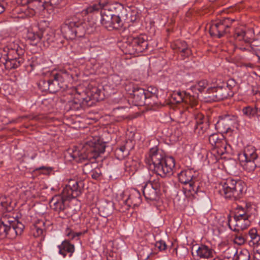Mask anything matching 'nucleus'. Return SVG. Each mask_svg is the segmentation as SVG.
<instances>
[{"instance_id":"e2e57ef3","label":"nucleus","mask_w":260,"mask_h":260,"mask_svg":"<svg viewBox=\"0 0 260 260\" xmlns=\"http://www.w3.org/2000/svg\"><path fill=\"white\" fill-rule=\"evenodd\" d=\"M209 1L211 2H215L216 0H209Z\"/></svg>"},{"instance_id":"bb28decb","label":"nucleus","mask_w":260,"mask_h":260,"mask_svg":"<svg viewBox=\"0 0 260 260\" xmlns=\"http://www.w3.org/2000/svg\"><path fill=\"white\" fill-rule=\"evenodd\" d=\"M260 156V154L256 153V150L254 147L249 146L246 147L243 153L239 155V158H244V159H257Z\"/></svg>"},{"instance_id":"4be33fe9","label":"nucleus","mask_w":260,"mask_h":260,"mask_svg":"<svg viewBox=\"0 0 260 260\" xmlns=\"http://www.w3.org/2000/svg\"><path fill=\"white\" fill-rule=\"evenodd\" d=\"M89 101V98H84L83 96H81L79 94H77L73 100L68 102V106L70 110L78 111L86 105H87Z\"/></svg>"},{"instance_id":"13d9d810","label":"nucleus","mask_w":260,"mask_h":260,"mask_svg":"<svg viewBox=\"0 0 260 260\" xmlns=\"http://www.w3.org/2000/svg\"><path fill=\"white\" fill-rule=\"evenodd\" d=\"M259 89L256 87H252V93L253 95L257 96V92L259 91Z\"/></svg>"},{"instance_id":"a878e982","label":"nucleus","mask_w":260,"mask_h":260,"mask_svg":"<svg viewBox=\"0 0 260 260\" xmlns=\"http://www.w3.org/2000/svg\"><path fill=\"white\" fill-rule=\"evenodd\" d=\"M243 115L248 118H252L255 116H260V104H256L255 106H247L242 109Z\"/></svg>"},{"instance_id":"9b49d317","label":"nucleus","mask_w":260,"mask_h":260,"mask_svg":"<svg viewBox=\"0 0 260 260\" xmlns=\"http://www.w3.org/2000/svg\"><path fill=\"white\" fill-rule=\"evenodd\" d=\"M238 122V117L235 115L225 114L220 116L215 123L217 129L221 133H227L232 130Z\"/></svg>"},{"instance_id":"f704fd0d","label":"nucleus","mask_w":260,"mask_h":260,"mask_svg":"<svg viewBox=\"0 0 260 260\" xmlns=\"http://www.w3.org/2000/svg\"><path fill=\"white\" fill-rule=\"evenodd\" d=\"M245 35L246 32L243 28L241 27H238L235 29L233 37L236 40L248 42L247 38L245 37Z\"/></svg>"},{"instance_id":"f03ea898","label":"nucleus","mask_w":260,"mask_h":260,"mask_svg":"<svg viewBox=\"0 0 260 260\" xmlns=\"http://www.w3.org/2000/svg\"><path fill=\"white\" fill-rule=\"evenodd\" d=\"M145 161L150 170L161 177L173 174L175 167L174 159L172 157H166L163 152L156 147L150 149Z\"/></svg>"},{"instance_id":"c9c22d12","label":"nucleus","mask_w":260,"mask_h":260,"mask_svg":"<svg viewBox=\"0 0 260 260\" xmlns=\"http://www.w3.org/2000/svg\"><path fill=\"white\" fill-rule=\"evenodd\" d=\"M111 25L109 27V30L113 29H118L123 26V22L119 15H115L113 14V17L111 20Z\"/></svg>"},{"instance_id":"72a5a7b5","label":"nucleus","mask_w":260,"mask_h":260,"mask_svg":"<svg viewBox=\"0 0 260 260\" xmlns=\"http://www.w3.org/2000/svg\"><path fill=\"white\" fill-rule=\"evenodd\" d=\"M249 236L250 239L249 240V245H255L260 241V235L257 234V231L256 229L253 228L249 230L248 232Z\"/></svg>"},{"instance_id":"1a4fd4ad","label":"nucleus","mask_w":260,"mask_h":260,"mask_svg":"<svg viewBox=\"0 0 260 260\" xmlns=\"http://www.w3.org/2000/svg\"><path fill=\"white\" fill-rule=\"evenodd\" d=\"M236 20L229 17H224L218 21L210 24L209 32L211 36L220 38L225 34L230 32V28Z\"/></svg>"},{"instance_id":"09e8293b","label":"nucleus","mask_w":260,"mask_h":260,"mask_svg":"<svg viewBox=\"0 0 260 260\" xmlns=\"http://www.w3.org/2000/svg\"><path fill=\"white\" fill-rule=\"evenodd\" d=\"M91 177L94 179H98L102 174L101 172L99 169L92 170L91 172Z\"/></svg>"},{"instance_id":"ea45409f","label":"nucleus","mask_w":260,"mask_h":260,"mask_svg":"<svg viewBox=\"0 0 260 260\" xmlns=\"http://www.w3.org/2000/svg\"><path fill=\"white\" fill-rule=\"evenodd\" d=\"M236 260H249L250 253L246 249H242L239 252L237 253Z\"/></svg>"},{"instance_id":"c756f323","label":"nucleus","mask_w":260,"mask_h":260,"mask_svg":"<svg viewBox=\"0 0 260 260\" xmlns=\"http://www.w3.org/2000/svg\"><path fill=\"white\" fill-rule=\"evenodd\" d=\"M127 142H125L124 144L117 148L114 151L116 158L119 160L123 159L127 156L129 153V150L127 147Z\"/></svg>"},{"instance_id":"de8ad7c7","label":"nucleus","mask_w":260,"mask_h":260,"mask_svg":"<svg viewBox=\"0 0 260 260\" xmlns=\"http://www.w3.org/2000/svg\"><path fill=\"white\" fill-rule=\"evenodd\" d=\"M155 246L160 250H165L167 249V244L163 240L157 241L155 243Z\"/></svg>"},{"instance_id":"58836bf2","label":"nucleus","mask_w":260,"mask_h":260,"mask_svg":"<svg viewBox=\"0 0 260 260\" xmlns=\"http://www.w3.org/2000/svg\"><path fill=\"white\" fill-rule=\"evenodd\" d=\"M158 89L155 87L149 86L147 90H145V95L146 97H150L156 100V96H158Z\"/></svg>"},{"instance_id":"f8f14e48","label":"nucleus","mask_w":260,"mask_h":260,"mask_svg":"<svg viewBox=\"0 0 260 260\" xmlns=\"http://www.w3.org/2000/svg\"><path fill=\"white\" fill-rule=\"evenodd\" d=\"M162 182L157 178L146 183L143 187V193L145 199L149 201H155L158 199Z\"/></svg>"},{"instance_id":"2eb2a0df","label":"nucleus","mask_w":260,"mask_h":260,"mask_svg":"<svg viewBox=\"0 0 260 260\" xmlns=\"http://www.w3.org/2000/svg\"><path fill=\"white\" fill-rule=\"evenodd\" d=\"M207 92L210 94L209 98L214 101L223 100L232 97L234 95V91H231L222 84L221 85L208 88Z\"/></svg>"},{"instance_id":"c85d7f7f","label":"nucleus","mask_w":260,"mask_h":260,"mask_svg":"<svg viewBox=\"0 0 260 260\" xmlns=\"http://www.w3.org/2000/svg\"><path fill=\"white\" fill-rule=\"evenodd\" d=\"M43 32L40 30L34 31L32 30H28L26 38L29 40L31 44L33 45H36L42 39Z\"/></svg>"},{"instance_id":"5701e85b","label":"nucleus","mask_w":260,"mask_h":260,"mask_svg":"<svg viewBox=\"0 0 260 260\" xmlns=\"http://www.w3.org/2000/svg\"><path fill=\"white\" fill-rule=\"evenodd\" d=\"M197 256L200 259L208 260L214 256V250L204 244H201L196 250Z\"/></svg>"},{"instance_id":"37998d69","label":"nucleus","mask_w":260,"mask_h":260,"mask_svg":"<svg viewBox=\"0 0 260 260\" xmlns=\"http://www.w3.org/2000/svg\"><path fill=\"white\" fill-rule=\"evenodd\" d=\"M42 40L43 42H47L48 44L54 42L55 35L53 31L50 30L46 32L44 36H43Z\"/></svg>"},{"instance_id":"864d4df0","label":"nucleus","mask_w":260,"mask_h":260,"mask_svg":"<svg viewBox=\"0 0 260 260\" xmlns=\"http://www.w3.org/2000/svg\"><path fill=\"white\" fill-rule=\"evenodd\" d=\"M241 67H244L246 69L250 68L253 69L254 65L251 63H242L241 65Z\"/></svg>"},{"instance_id":"c03bdc74","label":"nucleus","mask_w":260,"mask_h":260,"mask_svg":"<svg viewBox=\"0 0 260 260\" xmlns=\"http://www.w3.org/2000/svg\"><path fill=\"white\" fill-rule=\"evenodd\" d=\"M246 239L244 236L241 234H237L235 235L234 239V242L235 243L241 245L245 242Z\"/></svg>"},{"instance_id":"4d7b16f0","label":"nucleus","mask_w":260,"mask_h":260,"mask_svg":"<svg viewBox=\"0 0 260 260\" xmlns=\"http://www.w3.org/2000/svg\"><path fill=\"white\" fill-rule=\"evenodd\" d=\"M139 18V16L137 15L136 13H134V15H132L131 16V21L132 22H135Z\"/></svg>"},{"instance_id":"a19ab883","label":"nucleus","mask_w":260,"mask_h":260,"mask_svg":"<svg viewBox=\"0 0 260 260\" xmlns=\"http://www.w3.org/2000/svg\"><path fill=\"white\" fill-rule=\"evenodd\" d=\"M50 84L49 79L47 80H41L38 83V87L42 91H49L50 92Z\"/></svg>"},{"instance_id":"4468645a","label":"nucleus","mask_w":260,"mask_h":260,"mask_svg":"<svg viewBox=\"0 0 260 260\" xmlns=\"http://www.w3.org/2000/svg\"><path fill=\"white\" fill-rule=\"evenodd\" d=\"M125 90L131 95L132 103L135 106H142L145 105L146 96L143 88L129 84L126 85Z\"/></svg>"},{"instance_id":"e433bc0d","label":"nucleus","mask_w":260,"mask_h":260,"mask_svg":"<svg viewBox=\"0 0 260 260\" xmlns=\"http://www.w3.org/2000/svg\"><path fill=\"white\" fill-rule=\"evenodd\" d=\"M65 234L70 240H79V237L83 234L82 232H74L70 228H67L65 231Z\"/></svg>"},{"instance_id":"5fc2aeb1","label":"nucleus","mask_w":260,"mask_h":260,"mask_svg":"<svg viewBox=\"0 0 260 260\" xmlns=\"http://www.w3.org/2000/svg\"><path fill=\"white\" fill-rule=\"evenodd\" d=\"M249 246L253 247L254 251L260 252V241L259 242H258L255 245Z\"/></svg>"},{"instance_id":"7c9ffc66","label":"nucleus","mask_w":260,"mask_h":260,"mask_svg":"<svg viewBox=\"0 0 260 260\" xmlns=\"http://www.w3.org/2000/svg\"><path fill=\"white\" fill-rule=\"evenodd\" d=\"M208 82L206 80H203L199 81L196 84L191 86L190 90L191 91L194 93L192 95L197 96V101H198V92H202L207 86Z\"/></svg>"},{"instance_id":"7ed1b4c3","label":"nucleus","mask_w":260,"mask_h":260,"mask_svg":"<svg viewBox=\"0 0 260 260\" xmlns=\"http://www.w3.org/2000/svg\"><path fill=\"white\" fill-rule=\"evenodd\" d=\"M219 192L225 198L237 200L241 198L246 190V184L241 180L229 178L219 184Z\"/></svg>"},{"instance_id":"b1692460","label":"nucleus","mask_w":260,"mask_h":260,"mask_svg":"<svg viewBox=\"0 0 260 260\" xmlns=\"http://www.w3.org/2000/svg\"><path fill=\"white\" fill-rule=\"evenodd\" d=\"M59 254L62 255L63 257L67 256V253L70 254L69 256L71 257L75 251V246L71 243L69 240H64L61 243L57 246Z\"/></svg>"},{"instance_id":"0e129e2a","label":"nucleus","mask_w":260,"mask_h":260,"mask_svg":"<svg viewBox=\"0 0 260 260\" xmlns=\"http://www.w3.org/2000/svg\"><path fill=\"white\" fill-rule=\"evenodd\" d=\"M258 56V61L260 62V56Z\"/></svg>"},{"instance_id":"393cba45","label":"nucleus","mask_w":260,"mask_h":260,"mask_svg":"<svg viewBox=\"0 0 260 260\" xmlns=\"http://www.w3.org/2000/svg\"><path fill=\"white\" fill-rule=\"evenodd\" d=\"M101 24L108 29L112 24L111 20L113 17V11L109 9H102L101 11Z\"/></svg>"},{"instance_id":"3c124183","label":"nucleus","mask_w":260,"mask_h":260,"mask_svg":"<svg viewBox=\"0 0 260 260\" xmlns=\"http://www.w3.org/2000/svg\"><path fill=\"white\" fill-rule=\"evenodd\" d=\"M62 0H48L47 3H50L51 5L52 6H57L60 5Z\"/></svg>"},{"instance_id":"f257e3e1","label":"nucleus","mask_w":260,"mask_h":260,"mask_svg":"<svg viewBox=\"0 0 260 260\" xmlns=\"http://www.w3.org/2000/svg\"><path fill=\"white\" fill-rule=\"evenodd\" d=\"M106 144L99 138L94 137L85 143L81 152L78 150L73 151L72 153L69 152L70 160H74L78 162H83L87 160L91 163L86 162L83 167V171L85 174L90 173L92 170V160L96 159L101 154L104 153L105 150Z\"/></svg>"},{"instance_id":"603ef678","label":"nucleus","mask_w":260,"mask_h":260,"mask_svg":"<svg viewBox=\"0 0 260 260\" xmlns=\"http://www.w3.org/2000/svg\"><path fill=\"white\" fill-rule=\"evenodd\" d=\"M7 3L5 1L0 2V14L4 12Z\"/></svg>"},{"instance_id":"49530a36","label":"nucleus","mask_w":260,"mask_h":260,"mask_svg":"<svg viewBox=\"0 0 260 260\" xmlns=\"http://www.w3.org/2000/svg\"><path fill=\"white\" fill-rule=\"evenodd\" d=\"M246 207H248L246 205ZM247 214V208H244L241 206H238L235 209L234 215L240 216L242 215Z\"/></svg>"},{"instance_id":"680f3d73","label":"nucleus","mask_w":260,"mask_h":260,"mask_svg":"<svg viewBox=\"0 0 260 260\" xmlns=\"http://www.w3.org/2000/svg\"><path fill=\"white\" fill-rule=\"evenodd\" d=\"M256 99H260V89L259 91L257 92V96H255Z\"/></svg>"},{"instance_id":"8fccbe9b","label":"nucleus","mask_w":260,"mask_h":260,"mask_svg":"<svg viewBox=\"0 0 260 260\" xmlns=\"http://www.w3.org/2000/svg\"><path fill=\"white\" fill-rule=\"evenodd\" d=\"M5 199H0V205L4 208L5 210H8V203L7 202L4 201Z\"/></svg>"},{"instance_id":"6e6552de","label":"nucleus","mask_w":260,"mask_h":260,"mask_svg":"<svg viewBox=\"0 0 260 260\" xmlns=\"http://www.w3.org/2000/svg\"><path fill=\"white\" fill-rule=\"evenodd\" d=\"M71 68L63 69L57 72H52L49 80L50 83V92L55 93L61 88H64L66 79L73 78Z\"/></svg>"},{"instance_id":"9d476101","label":"nucleus","mask_w":260,"mask_h":260,"mask_svg":"<svg viewBox=\"0 0 260 260\" xmlns=\"http://www.w3.org/2000/svg\"><path fill=\"white\" fill-rule=\"evenodd\" d=\"M128 48L130 53H139L145 51L148 46V37L146 35L133 36L128 38Z\"/></svg>"},{"instance_id":"a18cd8bd","label":"nucleus","mask_w":260,"mask_h":260,"mask_svg":"<svg viewBox=\"0 0 260 260\" xmlns=\"http://www.w3.org/2000/svg\"><path fill=\"white\" fill-rule=\"evenodd\" d=\"M222 84L231 91H234V88L236 87L237 83L233 79H230L226 82H223Z\"/></svg>"},{"instance_id":"ddd939ff","label":"nucleus","mask_w":260,"mask_h":260,"mask_svg":"<svg viewBox=\"0 0 260 260\" xmlns=\"http://www.w3.org/2000/svg\"><path fill=\"white\" fill-rule=\"evenodd\" d=\"M83 186L84 183L82 181L71 179L63 188L62 194L69 199L78 197L81 194Z\"/></svg>"},{"instance_id":"39448f33","label":"nucleus","mask_w":260,"mask_h":260,"mask_svg":"<svg viewBox=\"0 0 260 260\" xmlns=\"http://www.w3.org/2000/svg\"><path fill=\"white\" fill-rule=\"evenodd\" d=\"M24 225L18 220L13 218L3 217L0 221V240L6 238L13 239L21 235Z\"/></svg>"},{"instance_id":"4c0bfd02","label":"nucleus","mask_w":260,"mask_h":260,"mask_svg":"<svg viewBox=\"0 0 260 260\" xmlns=\"http://www.w3.org/2000/svg\"><path fill=\"white\" fill-rule=\"evenodd\" d=\"M145 105L150 106L152 108L158 107L160 105L158 96H156V100L150 97H146Z\"/></svg>"},{"instance_id":"79ce46f5","label":"nucleus","mask_w":260,"mask_h":260,"mask_svg":"<svg viewBox=\"0 0 260 260\" xmlns=\"http://www.w3.org/2000/svg\"><path fill=\"white\" fill-rule=\"evenodd\" d=\"M251 208L247 207V214L242 215H240V216L234 215V221L241 219L254 217L255 216V213H252V212L251 211Z\"/></svg>"},{"instance_id":"6e6d98bb","label":"nucleus","mask_w":260,"mask_h":260,"mask_svg":"<svg viewBox=\"0 0 260 260\" xmlns=\"http://www.w3.org/2000/svg\"><path fill=\"white\" fill-rule=\"evenodd\" d=\"M36 170H45L46 172H50L52 171V168H50V167H44V166H42V167H41L39 168H37L36 169Z\"/></svg>"},{"instance_id":"a211bd4d","label":"nucleus","mask_w":260,"mask_h":260,"mask_svg":"<svg viewBox=\"0 0 260 260\" xmlns=\"http://www.w3.org/2000/svg\"><path fill=\"white\" fill-rule=\"evenodd\" d=\"M172 100L176 103H184L185 104L193 107L196 106L198 101L197 96L192 95L190 92L186 91H175L172 94Z\"/></svg>"},{"instance_id":"cd10ccee","label":"nucleus","mask_w":260,"mask_h":260,"mask_svg":"<svg viewBox=\"0 0 260 260\" xmlns=\"http://www.w3.org/2000/svg\"><path fill=\"white\" fill-rule=\"evenodd\" d=\"M124 202L126 204L128 205H132L134 206H139L142 202L140 192L137 189L133 190L127 199Z\"/></svg>"},{"instance_id":"412c9836","label":"nucleus","mask_w":260,"mask_h":260,"mask_svg":"<svg viewBox=\"0 0 260 260\" xmlns=\"http://www.w3.org/2000/svg\"><path fill=\"white\" fill-rule=\"evenodd\" d=\"M253 217L247 218L244 219H241L234 221V223H232L231 216H228V225L231 230L235 232H239L246 229L251 223V221Z\"/></svg>"},{"instance_id":"052dcab7","label":"nucleus","mask_w":260,"mask_h":260,"mask_svg":"<svg viewBox=\"0 0 260 260\" xmlns=\"http://www.w3.org/2000/svg\"><path fill=\"white\" fill-rule=\"evenodd\" d=\"M253 257L255 260H260V252L254 251Z\"/></svg>"},{"instance_id":"dca6fc26","label":"nucleus","mask_w":260,"mask_h":260,"mask_svg":"<svg viewBox=\"0 0 260 260\" xmlns=\"http://www.w3.org/2000/svg\"><path fill=\"white\" fill-rule=\"evenodd\" d=\"M208 136L209 143L217 149V153L219 155H222L228 152V144L223 136L214 133Z\"/></svg>"},{"instance_id":"0eeeda50","label":"nucleus","mask_w":260,"mask_h":260,"mask_svg":"<svg viewBox=\"0 0 260 260\" xmlns=\"http://www.w3.org/2000/svg\"><path fill=\"white\" fill-rule=\"evenodd\" d=\"M198 173L193 169H187L178 174V179L185 185L184 188L192 196L197 193L199 189V182L198 179Z\"/></svg>"},{"instance_id":"f3484780","label":"nucleus","mask_w":260,"mask_h":260,"mask_svg":"<svg viewBox=\"0 0 260 260\" xmlns=\"http://www.w3.org/2000/svg\"><path fill=\"white\" fill-rule=\"evenodd\" d=\"M196 125L194 132L199 136H208L209 134V123L203 114L198 113L194 115Z\"/></svg>"},{"instance_id":"2f4dec72","label":"nucleus","mask_w":260,"mask_h":260,"mask_svg":"<svg viewBox=\"0 0 260 260\" xmlns=\"http://www.w3.org/2000/svg\"><path fill=\"white\" fill-rule=\"evenodd\" d=\"M108 3V0H99L98 4H94L86 8L87 13H94L97 12L100 9H104Z\"/></svg>"},{"instance_id":"20e7f679","label":"nucleus","mask_w":260,"mask_h":260,"mask_svg":"<svg viewBox=\"0 0 260 260\" xmlns=\"http://www.w3.org/2000/svg\"><path fill=\"white\" fill-rule=\"evenodd\" d=\"M86 23L76 17L67 20L61 26L60 30L64 38L74 40L83 37L85 34Z\"/></svg>"},{"instance_id":"423d86ee","label":"nucleus","mask_w":260,"mask_h":260,"mask_svg":"<svg viewBox=\"0 0 260 260\" xmlns=\"http://www.w3.org/2000/svg\"><path fill=\"white\" fill-rule=\"evenodd\" d=\"M6 54L7 58H0V63H3L7 70L16 69L24 61L22 55L24 51L18 44H14V47L8 48Z\"/></svg>"},{"instance_id":"aec40b11","label":"nucleus","mask_w":260,"mask_h":260,"mask_svg":"<svg viewBox=\"0 0 260 260\" xmlns=\"http://www.w3.org/2000/svg\"><path fill=\"white\" fill-rule=\"evenodd\" d=\"M69 199L63 196L62 193L61 194L54 196L50 201V206L58 214L62 213L67 208L65 202Z\"/></svg>"},{"instance_id":"473e14b6","label":"nucleus","mask_w":260,"mask_h":260,"mask_svg":"<svg viewBox=\"0 0 260 260\" xmlns=\"http://www.w3.org/2000/svg\"><path fill=\"white\" fill-rule=\"evenodd\" d=\"M44 224L43 221H40L31 226V233L35 237H39L43 236L44 230L41 228V225L44 226Z\"/></svg>"},{"instance_id":"69168bd1","label":"nucleus","mask_w":260,"mask_h":260,"mask_svg":"<svg viewBox=\"0 0 260 260\" xmlns=\"http://www.w3.org/2000/svg\"><path fill=\"white\" fill-rule=\"evenodd\" d=\"M114 78H118V77H117V76H114Z\"/></svg>"},{"instance_id":"6ab92c4d","label":"nucleus","mask_w":260,"mask_h":260,"mask_svg":"<svg viewBox=\"0 0 260 260\" xmlns=\"http://www.w3.org/2000/svg\"><path fill=\"white\" fill-rule=\"evenodd\" d=\"M171 48L180 55L182 59L189 57L192 54L188 45L183 40L175 41L171 44Z\"/></svg>"},{"instance_id":"bf43d9fd","label":"nucleus","mask_w":260,"mask_h":260,"mask_svg":"<svg viewBox=\"0 0 260 260\" xmlns=\"http://www.w3.org/2000/svg\"><path fill=\"white\" fill-rule=\"evenodd\" d=\"M47 1L48 0H28V2H30V1L38 2L40 3H41V5L43 7L44 6L45 4L47 3Z\"/></svg>"}]
</instances>
